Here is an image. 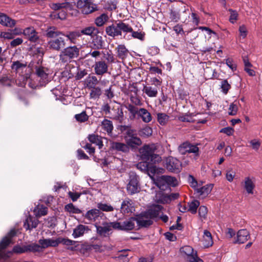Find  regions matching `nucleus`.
<instances>
[{
    "label": "nucleus",
    "mask_w": 262,
    "mask_h": 262,
    "mask_svg": "<svg viewBox=\"0 0 262 262\" xmlns=\"http://www.w3.org/2000/svg\"><path fill=\"white\" fill-rule=\"evenodd\" d=\"M60 35H64V33L58 31L55 27H50L47 29L46 36L51 38L48 42V45L50 49L60 51L66 47L65 39Z\"/></svg>",
    "instance_id": "nucleus-1"
},
{
    "label": "nucleus",
    "mask_w": 262,
    "mask_h": 262,
    "mask_svg": "<svg viewBox=\"0 0 262 262\" xmlns=\"http://www.w3.org/2000/svg\"><path fill=\"white\" fill-rule=\"evenodd\" d=\"M80 49V48L77 46H70L64 48L60 52L59 62L60 63H66V69L67 70L71 68L75 69V67L69 63L71 62L73 59L76 58L79 56Z\"/></svg>",
    "instance_id": "nucleus-2"
},
{
    "label": "nucleus",
    "mask_w": 262,
    "mask_h": 262,
    "mask_svg": "<svg viewBox=\"0 0 262 262\" xmlns=\"http://www.w3.org/2000/svg\"><path fill=\"white\" fill-rule=\"evenodd\" d=\"M158 145L156 144L144 145L139 150L141 158L143 160L150 162L151 163L160 162L161 161V157L155 154Z\"/></svg>",
    "instance_id": "nucleus-3"
},
{
    "label": "nucleus",
    "mask_w": 262,
    "mask_h": 262,
    "mask_svg": "<svg viewBox=\"0 0 262 262\" xmlns=\"http://www.w3.org/2000/svg\"><path fill=\"white\" fill-rule=\"evenodd\" d=\"M105 31L107 35L115 38L116 37L121 36L122 33L125 35L127 33L132 32V27L128 24L119 21L107 26Z\"/></svg>",
    "instance_id": "nucleus-4"
},
{
    "label": "nucleus",
    "mask_w": 262,
    "mask_h": 262,
    "mask_svg": "<svg viewBox=\"0 0 262 262\" xmlns=\"http://www.w3.org/2000/svg\"><path fill=\"white\" fill-rule=\"evenodd\" d=\"M118 222H103L101 225H96L97 233L103 237H108L112 233L113 230L119 228Z\"/></svg>",
    "instance_id": "nucleus-5"
},
{
    "label": "nucleus",
    "mask_w": 262,
    "mask_h": 262,
    "mask_svg": "<svg viewBox=\"0 0 262 262\" xmlns=\"http://www.w3.org/2000/svg\"><path fill=\"white\" fill-rule=\"evenodd\" d=\"M77 7L84 14L91 13L97 10V5L93 3L92 0H78Z\"/></svg>",
    "instance_id": "nucleus-6"
},
{
    "label": "nucleus",
    "mask_w": 262,
    "mask_h": 262,
    "mask_svg": "<svg viewBox=\"0 0 262 262\" xmlns=\"http://www.w3.org/2000/svg\"><path fill=\"white\" fill-rule=\"evenodd\" d=\"M37 80L40 85H45L51 81V77L49 75L50 70L44 67H38L36 69Z\"/></svg>",
    "instance_id": "nucleus-7"
},
{
    "label": "nucleus",
    "mask_w": 262,
    "mask_h": 262,
    "mask_svg": "<svg viewBox=\"0 0 262 262\" xmlns=\"http://www.w3.org/2000/svg\"><path fill=\"white\" fill-rule=\"evenodd\" d=\"M178 150L181 155L192 153L195 156H199V147L196 145L192 144L188 142H184L180 145Z\"/></svg>",
    "instance_id": "nucleus-8"
},
{
    "label": "nucleus",
    "mask_w": 262,
    "mask_h": 262,
    "mask_svg": "<svg viewBox=\"0 0 262 262\" xmlns=\"http://www.w3.org/2000/svg\"><path fill=\"white\" fill-rule=\"evenodd\" d=\"M165 166L168 171L178 172L181 169L182 164L178 159L170 156L166 158L165 160Z\"/></svg>",
    "instance_id": "nucleus-9"
},
{
    "label": "nucleus",
    "mask_w": 262,
    "mask_h": 262,
    "mask_svg": "<svg viewBox=\"0 0 262 262\" xmlns=\"http://www.w3.org/2000/svg\"><path fill=\"white\" fill-rule=\"evenodd\" d=\"M181 253L186 255V259L189 262H203L202 259L200 258L196 251L189 246H185L180 249Z\"/></svg>",
    "instance_id": "nucleus-10"
},
{
    "label": "nucleus",
    "mask_w": 262,
    "mask_h": 262,
    "mask_svg": "<svg viewBox=\"0 0 262 262\" xmlns=\"http://www.w3.org/2000/svg\"><path fill=\"white\" fill-rule=\"evenodd\" d=\"M138 177L134 172L130 173L127 191L130 194H133L139 191Z\"/></svg>",
    "instance_id": "nucleus-11"
},
{
    "label": "nucleus",
    "mask_w": 262,
    "mask_h": 262,
    "mask_svg": "<svg viewBox=\"0 0 262 262\" xmlns=\"http://www.w3.org/2000/svg\"><path fill=\"white\" fill-rule=\"evenodd\" d=\"M73 0H66L65 2L61 3H52L50 5V7L54 10H59L60 9H65L66 10H71L73 8Z\"/></svg>",
    "instance_id": "nucleus-12"
},
{
    "label": "nucleus",
    "mask_w": 262,
    "mask_h": 262,
    "mask_svg": "<svg viewBox=\"0 0 262 262\" xmlns=\"http://www.w3.org/2000/svg\"><path fill=\"white\" fill-rule=\"evenodd\" d=\"M104 214L99 209H93L89 210L85 214L84 217L90 222H95L99 220V218H102Z\"/></svg>",
    "instance_id": "nucleus-13"
},
{
    "label": "nucleus",
    "mask_w": 262,
    "mask_h": 262,
    "mask_svg": "<svg viewBox=\"0 0 262 262\" xmlns=\"http://www.w3.org/2000/svg\"><path fill=\"white\" fill-rule=\"evenodd\" d=\"M110 149L112 151L124 153L129 151V148L126 144L115 141L110 142Z\"/></svg>",
    "instance_id": "nucleus-14"
},
{
    "label": "nucleus",
    "mask_w": 262,
    "mask_h": 262,
    "mask_svg": "<svg viewBox=\"0 0 262 262\" xmlns=\"http://www.w3.org/2000/svg\"><path fill=\"white\" fill-rule=\"evenodd\" d=\"M23 34L31 42H35L39 39L38 33L33 27H28L25 29Z\"/></svg>",
    "instance_id": "nucleus-15"
},
{
    "label": "nucleus",
    "mask_w": 262,
    "mask_h": 262,
    "mask_svg": "<svg viewBox=\"0 0 262 262\" xmlns=\"http://www.w3.org/2000/svg\"><path fill=\"white\" fill-rule=\"evenodd\" d=\"M136 222L135 217H131L128 220H126L122 223L119 222V228L117 230L130 231L135 227Z\"/></svg>",
    "instance_id": "nucleus-16"
},
{
    "label": "nucleus",
    "mask_w": 262,
    "mask_h": 262,
    "mask_svg": "<svg viewBox=\"0 0 262 262\" xmlns=\"http://www.w3.org/2000/svg\"><path fill=\"white\" fill-rule=\"evenodd\" d=\"M108 65L104 61H96L94 65L95 72L97 75H102L107 72Z\"/></svg>",
    "instance_id": "nucleus-17"
},
{
    "label": "nucleus",
    "mask_w": 262,
    "mask_h": 262,
    "mask_svg": "<svg viewBox=\"0 0 262 262\" xmlns=\"http://www.w3.org/2000/svg\"><path fill=\"white\" fill-rule=\"evenodd\" d=\"M163 207L160 205H152L145 212L150 219H155L160 216L162 212Z\"/></svg>",
    "instance_id": "nucleus-18"
},
{
    "label": "nucleus",
    "mask_w": 262,
    "mask_h": 262,
    "mask_svg": "<svg viewBox=\"0 0 262 262\" xmlns=\"http://www.w3.org/2000/svg\"><path fill=\"white\" fill-rule=\"evenodd\" d=\"M136 222L139 227H147L152 224V221L145 212L144 214L135 217Z\"/></svg>",
    "instance_id": "nucleus-19"
},
{
    "label": "nucleus",
    "mask_w": 262,
    "mask_h": 262,
    "mask_svg": "<svg viewBox=\"0 0 262 262\" xmlns=\"http://www.w3.org/2000/svg\"><path fill=\"white\" fill-rule=\"evenodd\" d=\"M95 33L91 38V48L94 50H100L103 48L104 41L102 37Z\"/></svg>",
    "instance_id": "nucleus-20"
},
{
    "label": "nucleus",
    "mask_w": 262,
    "mask_h": 262,
    "mask_svg": "<svg viewBox=\"0 0 262 262\" xmlns=\"http://www.w3.org/2000/svg\"><path fill=\"white\" fill-rule=\"evenodd\" d=\"M250 233L246 229L239 230L236 235V239L234 242V244H243L250 238Z\"/></svg>",
    "instance_id": "nucleus-21"
},
{
    "label": "nucleus",
    "mask_w": 262,
    "mask_h": 262,
    "mask_svg": "<svg viewBox=\"0 0 262 262\" xmlns=\"http://www.w3.org/2000/svg\"><path fill=\"white\" fill-rule=\"evenodd\" d=\"M134 211H135V208L132 200L127 199L122 202L121 206V212L122 213H132Z\"/></svg>",
    "instance_id": "nucleus-22"
},
{
    "label": "nucleus",
    "mask_w": 262,
    "mask_h": 262,
    "mask_svg": "<svg viewBox=\"0 0 262 262\" xmlns=\"http://www.w3.org/2000/svg\"><path fill=\"white\" fill-rule=\"evenodd\" d=\"M0 24L5 27L12 28L16 25V21L4 13L0 14Z\"/></svg>",
    "instance_id": "nucleus-23"
},
{
    "label": "nucleus",
    "mask_w": 262,
    "mask_h": 262,
    "mask_svg": "<svg viewBox=\"0 0 262 262\" xmlns=\"http://www.w3.org/2000/svg\"><path fill=\"white\" fill-rule=\"evenodd\" d=\"M244 188L248 194H253L255 184L252 178L246 177L243 182Z\"/></svg>",
    "instance_id": "nucleus-24"
},
{
    "label": "nucleus",
    "mask_w": 262,
    "mask_h": 262,
    "mask_svg": "<svg viewBox=\"0 0 262 262\" xmlns=\"http://www.w3.org/2000/svg\"><path fill=\"white\" fill-rule=\"evenodd\" d=\"M90 230L89 227L83 225H79L74 229L72 236L76 238L83 235L85 232Z\"/></svg>",
    "instance_id": "nucleus-25"
},
{
    "label": "nucleus",
    "mask_w": 262,
    "mask_h": 262,
    "mask_svg": "<svg viewBox=\"0 0 262 262\" xmlns=\"http://www.w3.org/2000/svg\"><path fill=\"white\" fill-rule=\"evenodd\" d=\"M152 163H150L147 171L150 178L151 179L152 181H153L156 179V177H155V174L159 172L163 173L164 169L162 168H158L152 165Z\"/></svg>",
    "instance_id": "nucleus-26"
},
{
    "label": "nucleus",
    "mask_w": 262,
    "mask_h": 262,
    "mask_svg": "<svg viewBox=\"0 0 262 262\" xmlns=\"http://www.w3.org/2000/svg\"><path fill=\"white\" fill-rule=\"evenodd\" d=\"M63 36L66 37L71 43L76 44L77 42V38L81 37L79 30L69 31L64 34Z\"/></svg>",
    "instance_id": "nucleus-27"
},
{
    "label": "nucleus",
    "mask_w": 262,
    "mask_h": 262,
    "mask_svg": "<svg viewBox=\"0 0 262 262\" xmlns=\"http://www.w3.org/2000/svg\"><path fill=\"white\" fill-rule=\"evenodd\" d=\"M138 117L141 118L145 123H148L152 120L150 113L145 108H141L139 110Z\"/></svg>",
    "instance_id": "nucleus-28"
},
{
    "label": "nucleus",
    "mask_w": 262,
    "mask_h": 262,
    "mask_svg": "<svg viewBox=\"0 0 262 262\" xmlns=\"http://www.w3.org/2000/svg\"><path fill=\"white\" fill-rule=\"evenodd\" d=\"M39 223L37 219H33L31 216H29L24 223V227L26 230H31L37 227Z\"/></svg>",
    "instance_id": "nucleus-29"
},
{
    "label": "nucleus",
    "mask_w": 262,
    "mask_h": 262,
    "mask_svg": "<svg viewBox=\"0 0 262 262\" xmlns=\"http://www.w3.org/2000/svg\"><path fill=\"white\" fill-rule=\"evenodd\" d=\"M212 188L213 185L211 184L206 185L202 187L197 188L196 191L200 196L203 198L208 195L212 190Z\"/></svg>",
    "instance_id": "nucleus-30"
},
{
    "label": "nucleus",
    "mask_w": 262,
    "mask_h": 262,
    "mask_svg": "<svg viewBox=\"0 0 262 262\" xmlns=\"http://www.w3.org/2000/svg\"><path fill=\"white\" fill-rule=\"evenodd\" d=\"M88 139L91 143L97 145L99 149L102 148L103 144L101 137L93 134L89 135L88 137Z\"/></svg>",
    "instance_id": "nucleus-31"
},
{
    "label": "nucleus",
    "mask_w": 262,
    "mask_h": 262,
    "mask_svg": "<svg viewBox=\"0 0 262 262\" xmlns=\"http://www.w3.org/2000/svg\"><path fill=\"white\" fill-rule=\"evenodd\" d=\"M153 182L160 189H164V188L167 186L166 176H157Z\"/></svg>",
    "instance_id": "nucleus-32"
},
{
    "label": "nucleus",
    "mask_w": 262,
    "mask_h": 262,
    "mask_svg": "<svg viewBox=\"0 0 262 262\" xmlns=\"http://www.w3.org/2000/svg\"><path fill=\"white\" fill-rule=\"evenodd\" d=\"M213 241L211 233L208 230H204L203 238V244L205 247H209L213 245Z\"/></svg>",
    "instance_id": "nucleus-33"
},
{
    "label": "nucleus",
    "mask_w": 262,
    "mask_h": 262,
    "mask_svg": "<svg viewBox=\"0 0 262 262\" xmlns=\"http://www.w3.org/2000/svg\"><path fill=\"white\" fill-rule=\"evenodd\" d=\"M81 36L82 35H88L91 37L95 34L98 33V29L93 26H89L83 28L79 31Z\"/></svg>",
    "instance_id": "nucleus-34"
},
{
    "label": "nucleus",
    "mask_w": 262,
    "mask_h": 262,
    "mask_svg": "<svg viewBox=\"0 0 262 262\" xmlns=\"http://www.w3.org/2000/svg\"><path fill=\"white\" fill-rule=\"evenodd\" d=\"M142 91L149 97H156L158 93L157 88L151 86L145 85Z\"/></svg>",
    "instance_id": "nucleus-35"
},
{
    "label": "nucleus",
    "mask_w": 262,
    "mask_h": 262,
    "mask_svg": "<svg viewBox=\"0 0 262 262\" xmlns=\"http://www.w3.org/2000/svg\"><path fill=\"white\" fill-rule=\"evenodd\" d=\"M129 138V137L128 138V139H126V140H125L128 147L129 146L134 147L136 146H139L142 144L141 139L138 137L136 135L130 138Z\"/></svg>",
    "instance_id": "nucleus-36"
},
{
    "label": "nucleus",
    "mask_w": 262,
    "mask_h": 262,
    "mask_svg": "<svg viewBox=\"0 0 262 262\" xmlns=\"http://www.w3.org/2000/svg\"><path fill=\"white\" fill-rule=\"evenodd\" d=\"M116 49L117 50V55L119 58L124 59L126 58L128 51L124 45H119L117 46Z\"/></svg>",
    "instance_id": "nucleus-37"
},
{
    "label": "nucleus",
    "mask_w": 262,
    "mask_h": 262,
    "mask_svg": "<svg viewBox=\"0 0 262 262\" xmlns=\"http://www.w3.org/2000/svg\"><path fill=\"white\" fill-rule=\"evenodd\" d=\"M101 126L102 129L104 131H106L108 135H111L112 134L114 126L111 121L107 119H104L101 122Z\"/></svg>",
    "instance_id": "nucleus-38"
},
{
    "label": "nucleus",
    "mask_w": 262,
    "mask_h": 262,
    "mask_svg": "<svg viewBox=\"0 0 262 262\" xmlns=\"http://www.w3.org/2000/svg\"><path fill=\"white\" fill-rule=\"evenodd\" d=\"M155 200L157 202L162 204L168 203L170 202V198L168 195L159 192L156 195Z\"/></svg>",
    "instance_id": "nucleus-39"
},
{
    "label": "nucleus",
    "mask_w": 262,
    "mask_h": 262,
    "mask_svg": "<svg viewBox=\"0 0 262 262\" xmlns=\"http://www.w3.org/2000/svg\"><path fill=\"white\" fill-rule=\"evenodd\" d=\"M48 208L42 205H38L33 210L36 217L45 215L47 213Z\"/></svg>",
    "instance_id": "nucleus-40"
},
{
    "label": "nucleus",
    "mask_w": 262,
    "mask_h": 262,
    "mask_svg": "<svg viewBox=\"0 0 262 262\" xmlns=\"http://www.w3.org/2000/svg\"><path fill=\"white\" fill-rule=\"evenodd\" d=\"M60 243H62L63 245H66L67 246H68L67 249L71 251L75 250L76 246L74 245L76 243V241L64 238H60Z\"/></svg>",
    "instance_id": "nucleus-41"
},
{
    "label": "nucleus",
    "mask_w": 262,
    "mask_h": 262,
    "mask_svg": "<svg viewBox=\"0 0 262 262\" xmlns=\"http://www.w3.org/2000/svg\"><path fill=\"white\" fill-rule=\"evenodd\" d=\"M85 82L86 87L90 89L96 87V85L98 83V80L95 76H89L86 78Z\"/></svg>",
    "instance_id": "nucleus-42"
},
{
    "label": "nucleus",
    "mask_w": 262,
    "mask_h": 262,
    "mask_svg": "<svg viewBox=\"0 0 262 262\" xmlns=\"http://www.w3.org/2000/svg\"><path fill=\"white\" fill-rule=\"evenodd\" d=\"M121 130L123 132H125V140H126V139H128V137H129V138H130L132 137H133L136 135L135 131L134 129L130 128V127H129L128 126H121Z\"/></svg>",
    "instance_id": "nucleus-43"
},
{
    "label": "nucleus",
    "mask_w": 262,
    "mask_h": 262,
    "mask_svg": "<svg viewBox=\"0 0 262 262\" xmlns=\"http://www.w3.org/2000/svg\"><path fill=\"white\" fill-rule=\"evenodd\" d=\"M90 89V98L94 100L99 98L102 94L101 89L99 87H95Z\"/></svg>",
    "instance_id": "nucleus-44"
},
{
    "label": "nucleus",
    "mask_w": 262,
    "mask_h": 262,
    "mask_svg": "<svg viewBox=\"0 0 262 262\" xmlns=\"http://www.w3.org/2000/svg\"><path fill=\"white\" fill-rule=\"evenodd\" d=\"M188 211L192 214L196 213L197 209L200 205V202L196 200H193L191 202L188 203Z\"/></svg>",
    "instance_id": "nucleus-45"
},
{
    "label": "nucleus",
    "mask_w": 262,
    "mask_h": 262,
    "mask_svg": "<svg viewBox=\"0 0 262 262\" xmlns=\"http://www.w3.org/2000/svg\"><path fill=\"white\" fill-rule=\"evenodd\" d=\"M108 19L109 18L107 15L103 13L96 18L95 23L98 27H101L107 21Z\"/></svg>",
    "instance_id": "nucleus-46"
},
{
    "label": "nucleus",
    "mask_w": 262,
    "mask_h": 262,
    "mask_svg": "<svg viewBox=\"0 0 262 262\" xmlns=\"http://www.w3.org/2000/svg\"><path fill=\"white\" fill-rule=\"evenodd\" d=\"M25 246L26 252H36L40 251V246L36 243H32Z\"/></svg>",
    "instance_id": "nucleus-47"
},
{
    "label": "nucleus",
    "mask_w": 262,
    "mask_h": 262,
    "mask_svg": "<svg viewBox=\"0 0 262 262\" xmlns=\"http://www.w3.org/2000/svg\"><path fill=\"white\" fill-rule=\"evenodd\" d=\"M27 67L26 63H22L19 61H14L11 65V69L17 72L23 70Z\"/></svg>",
    "instance_id": "nucleus-48"
},
{
    "label": "nucleus",
    "mask_w": 262,
    "mask_h": 262,
    "mask_svg": "<svg viewBox=\"0 0 262 262\" xmlns=\"http://www.w3.org/2000/svg\"><path fill=\"white\" fill-rule=\"evenodd\" d=\"M169 119V116L165 113H158L157 114L158 122L161 125H165L168 122Z\"/></svg>",
    "instance_id": "nucleus-49"
},
{
    "label": "nucleus",
    "mask_w": 262,
    "mask_h": 262,
    "mask_svg": "<svg viewBox=\"0 0 262 262\" xmlns=\"http://www.w3.org/2000/svg\"><path fill=\"white\" fill-rule=\"evenodd\" d=\"M65 210L72 213L79 214L81 212L80 209L75 206L72 203H69L65 206Z\"/></svg>",
    "instance_id": "nucleus-50"
},
{
    "label": "nucleus",
    "mask_w": 262,
    "mask_h": 262,
    "mask_svg": "<svg viewBox=\"0 0 262 262\" xmlns=\"http://www.w3.org/2000/svg\"><path fill=\"white\" fill-rule=\"evenodd\" d=\"M114 110L116 112V114L112 115L111 118L121 121L123 119L122 110L119 107H117V108H114Z\"/></svg>",
    "instance_id": "nucleus-51"
},
{
    "label": "nucleus",
    "mask_w": 262,
    "mask_h": 262,
    "mask_svg": "<svg viewBox=\"0 0 262 262\" xmlns=\"http://www.w3.org/2000/svg\"><path fill=\"white\" fill-rule=\"evenodd\" d=\"M28 79L27 76L19 75L15 80L16 84L19 86L24 87L27 83Z\"/></svg>",
    "instance_id": "nucleus-52"
},
{
    "label": "nucleus",
    "mask_w": 262,
    "mask_h": 262,
    "mask_svg": "<svg viewBox=\"0 0 262 262\" xmlns=\"http://www.w3.org/2000/svg\"><path fill=\"white\" fill-rule=\"evenodd\" d=\"M97 207L99 210L105 212H111L114 210V208L110 205L100 203L97 204Z\"/></svg>",
    "instance_id": "nucleus-53"
},
{
    "label": "nucleus",
    "mask_w": 262,
    "mask_h": 262,
    "mask_svg": "<svg viewBox=\"0 0 262 262\" xmlns=\"http://www.w3.org/2000/svg\"><path fill=\"white\" fill-rule=\"evenodd\" d=\"M238 111V104L234 102L231 103L229 105L228 109V114L231 116H235L236 115Z\"/></svg>",
    "instance_id": "nucleus-54"
},
{
    "label": "nucleus",
    "mask_w": 262,
    "mask_h": 262,
    "mask_svg": "<svg viewBox=\"0 0 262 262\" xmlns=\"http://www.w3.org/2000/svg\"><path fill=\"white\" fill-rule=\"evenodd\" d=\"M75 119L80 122H84L88 120L89 117L85 111L75 115Z\"/></svg>",
    "instance_id": "nucleus-55"
},
{
    "label": "nucleus",
    "mask_w": 262,
    "mask_h": 262,
    "mask_svg": "<svg viewBox=\"0 0 262 262\" xmlns=\"http://www.w3.org/2000/svg\"><path fill=\"white\" fill-rule=\"evenodd\" d=\"M126 108L129 112V113L132 114L133 118H135L136 115H138L139 114V110L138 107H136L133 104H128L126 106Z\"/></svg>",
    "instance_id": "nucleus-56"
},
{
    "label": "nucleus",
    "mask_w": 262,
    "mask_h": 262,
    "mask_svg": "<svg viewBox=\"0 0 262 262\" xmlns=\"http://www.w3.org/2000/svg\"><path fill=\"white\" fill-rule=\"evenodd\" d=\"M140 134L143 137H147L152 135V129L149 126H146L140 130Z\"/></svg>",
    "instance_id": "nucleus-57"
},
{
    "label": "nucleus",
    "mask_w": 262,
    "mask_h": 262,
    "mask_svg": "<svg viewBox=\"0 0 262 262\" xmlns=\"http://www.w3.org/2000/svg\"><path fill=\"white\" fill-rule=\"evenodd\" d=\"M207 212L208 209L206 206H201L200 207L199 209V215L202 220L205 219L206 218Z\"/></svg>",
    "instance_id": "nucleus-58"
},
{
    "label": "nucleus",
    "mask_w": 262,
    "mask_h": 262,
    "mask_svg": "<svg viewBox=\"0 0 262 262\" xmlns=\"http://www.w3.org/2000/svg\"><path fill=\"white\" fill-rule=\"evenodd\" d=\"M221 88L222 89V91L226 94L231 88V86L227 80H224L221 82Z\"/></svg>",
    "instance_id": "nucleus-59"
},
{
    "label": "nucleus",
    "mask_w": 262,
    "mask_h": 262,
    "mask_svg": "<svg viewBox=\"0 0 262 262\" xmlns=\"http://www.w3.org/2000/svg\"><path fill=\"white\" fill-rule=\"evenodd\" d=\"M167 186H176L178 184V181L174 177L166 176Z\"/></svg>",
    "instance_id": "nucleus-60"
},
{
    "label": "nucleus",
    "mask_w": 262,
    "mask_h": 262,
    "mask_svg": "<svg viewBox=\"0 0 262 262\" xmlns=\"http://www.w3.org/2000/svg\"><path fill=\"white\" fill-rule=\"evenodd\" d=\"M150 163V162H148L147 161L140 162L137 164V167L142 171H147Z\"/></svg>",
    "instance_id": "nucleus-61"
},
{
    "label": "nucleus",
    "mask_w": 262,
    "mask_h": 262,
    "mask_svg": "<svg viewBox=\"0 0 262 262\" xmlns=\"http://www.w3.org/2000/svg\"><path fill=\"white\" fill-rule=\"evenodd\" d=\"M229 11L230 12L229 21H230V23L234 24L235 20H237L238 13L236 11L231 9L229 10Z\"/></svg>",
    "instance_id": "nucleus-62"
},
{
    "label": "nucleus",
    "mask_w": 262,
    "mask_h": 262,
    "mask_svg": "<svg viewBox=\"0 0 262 262\" xmlns=\"http://www.w3.org/2000/svg\"><path fill=\"white\" fill-rule=\"evenodd\" d=\"M68 195L73 202H75L80 198L81 193L76 192L69 191L68 192Z\"/></svg>",
    "instance_id": "nucleus-63"
},
{
    "label": "nucleus",
    "mask_w": 262,
    "mask_h": 262,
    "mask_svg": "<svg viewBox=\"0 0 262 262\" xmlns=\"http://www.w3.org/2000/svg\"><path fill=\"white\" fill-rule=\"evenodd\" d=\"M82 147L86 150V151L90 155H92L95 153V148L92 146L91 144L87 143L85 144V145L83 146Z\"/></svg>",
    "instance_id": "nucleus-64"
}]
</instances>
